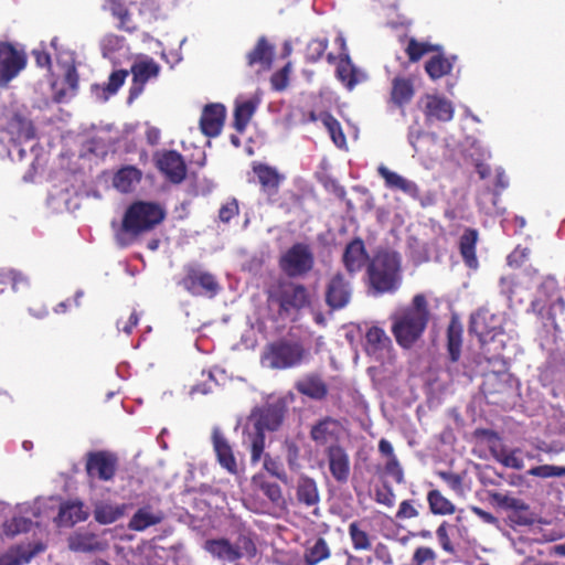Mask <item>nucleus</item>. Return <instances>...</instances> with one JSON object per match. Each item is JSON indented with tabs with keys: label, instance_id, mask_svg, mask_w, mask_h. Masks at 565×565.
I'll return each instance as SVG.
<instances>
[{
	"label": "nucleus",
	"instance_id": "nucleus-1",
	"mask_svg": "<svg viewBox=\"0 0 565 565\" xmlns=\"http://www.w3.org/2000/svg\"><path fill=\"white\" fill-rule=\"evenodd\" d=\"M88 516L84 504L81 501H68L57 504L54 499H36L32 503H20L15 507V512L11 520L2 525V534L6 537L13 539L18 534L29 532L33 525L32 518H53L57 526H73L85 521Z\"/></svg>",
	"mask_w": 565,
	"mask_h": 565
},
{
	"label": "nucleus",
	"instance_id": "nucleus-2",
	"mask_svg": "<svg viewBox=\"0 0 565 565\" xmlns=\"http://www.w3.org/2000/svg\"><path fill=\"white\" fill-rule=\"evenodd\" d=\"M392 332L403 348L412 347L424 333L429 321L428 301L423 294L413 297L407 306L397 308L391 316Z\"/></svg>",
	"mask_w": 565,
	"mask_h": 565
},
{
	"label": "nucleus",
	"instance_id": "nucleus-3",
	"mask_svg": "<svg viewBox=\"0 0 565 565\" xmlns=\"http://www.w3.org/2000/svg\"><path fill=\"white\" fill-rule=\"evenodd\" d=\"M370 287L374 295L393 294L402 285V257L394 250H380L367 266Z\"/></svg>",
	"mask_w": 565,
	"mask_h": 565
},
{
	"label": "nucleus",
	"instance_id": "nucleus-4",
	"mask_svg": "<svg viewBox=\"0 0 565 565\" xmlns=\"http://www.w3.org/2000/svg\"><path fill=\"white\" fill-rule=\"evenodd\" d=\"M164 217V212L159 204L137 202L126 211L122 223L116 230V242L125 247L130 245L142 232L151 230Z\"/></svg>",
	"mask_w": 565,
	"mask_h": 565
},
{
	"label": "nucleus",
	"instance_id": "nucleus-5",
	"mask_svg": "<svg viewBox=\"0 0 565 565\" xmlns=\"http://www.w3.org/2000/svg\"><path fill=\"white\" fill-rule=\"evenodd\" d=\"M282 420V408L267 405L252 412L244 428L243 444L250 447V460H260L265 447V430H275Z\"/></svg>",
	"mask_w": 565,
	"mask_h": 565
},
{
	"label": "nucleus",
	"instance_id": "nucleus-6",
	"mask_svg": "<svg viewBox=\"0 0 565 565\" xmlns=\"http://www.w3.org/2000/svg\"><path fill=\"white\" fill-rule=\"evenodd\" d=\"M57 38H53L51 46L56 52V65L52 82L53 99L56 103H65L75 96L78 87V75L75 67L74 55L70 51L57 50Z\"/></svg>",
	"mask_w": 565,
	"mask_h": 565
},
{
	"label": "nucleus",
	"instance_id": "nucleus-7",
	"mask_svg": "<svg viewBox=\"0 0 565 565\" xmlns=\"http://www.w3.org/2000/svg\"><path fill=\"white\" fill-rule=\"evenodd\" d=\"M307 356L308 352L300 343L276 341L265 347L260 363L267 369L284 370L299 365Z\"/></svg>",
	"mask_w": 565,
	"mask_h": 565
},
{
	"label": "nucleus",
	"instance_id": "nucleus-8",
	"mask_svg": "<svg viewBox=\"0 0 565 565\" xmlns=\"http://www.w3.org/2000/svg\"><path fill=\"white\" fill-rule=\"evenodd\" d=\"M204 550L223 564L234 563L244 557H253L256 553L255 544L245 535L238 536L234 542L223 537L207 540L204 543Z\"/></svg>",
	"mask_w": 565,
	"mask_h": 565
},
{
	"label": "nucleus",
	"instance_id": "nucleus-9",
	"mask_svg": "<svg viewBox=\"0 0 565 565\" xmlns=\"http://www.w3.org/2000/svg\"><path fill=\"white\" fill-rule=\"evenodd\" d=\"M315 264L310 247L306 244H295L280 258V267L289 277H299L309 273Z\"/></svg>",
	"mask_w": 565,
	"mask_h": 565
},
{
	"label": "nucleus",
	"instance_id": "nucleus-10",
	"mask_svg": "<svg viewBox=\"0 0 565 565\" xmlns=\"http://www.w3.org/2000/svg\"><path fill=\"white\" fill-rule=\"evenodd\" d=\"M252 486L255 491H259L268 499V502L258 501L256 498L248 499V507L257 513H268L271 507L282 508L285 499L281 489L277 483L265 480L263 475H256L252 479Z\"/></svg>",
	"mask_w": 565,
	"mask_h": 565
},
{
	"label": "nucleus",
	"instance_id": "nucleus-11",
	"mask_svg": "<svg viewBox=\"0 0 565 565\" xmlns=\"http://www.w3.org/2000/svg\"><path fill=\"white\" fill-rule=\"evenodd\" d=\"M0 130L6 131L13 142L30 140L34 137V128L30 119L13 108L6 109L0 116Z\"/></svg>",
	"mask_w": 565,
	"mask_h": 565
},
{
	"label": "nucleus",
	"instance_id": "nucleus-12",
	"mask_svg": "<svg viewBox=\"0 0 565 565\" xmlns=\"http://www.w3.org/2000/svg\"><path fill=\"white\" fill-rule=\"evenodd\" d=\"M160 70V65L149 56H145L134 63L131 66L132 83L127 98L128 104H131L142 94L149 81L156 79L159 76Z\"/></svg>",
	"mask_w": 565,
	"mask_h": 565
},
{
	"label": "nucleus",
	"instance_id": "nucleus-13",
	"mask_svg": "<svg viewBox=\"0 0 565 565\" xmlns=\"http://www.w3.org/2000/svg\"><path fill=\"white\" fill-rule=\"evenodd\" d=\"M26 57L12 44L0 42V87L7 86L25 67Z\"/></svg>",
	"mask_w": 565,
	"mask_h": 565
},
{
	"label": "nucleus",
	"instance_id": "nucleus-14",
	"mask_svg": "<svg viewBox=\"0 0 565 565\" xmlns=\"http://www.w3.org/2000/svg\"><path fill=\"white\" fill-rule=\"evenodd\" d=\"M334 43L340 49V58L337 65V77L348 88L353 89L354 86L365 81L366 75L356 68L350 60L344 36L339 33Z\"/></svg>",
	"mask_w": 565,
	"mask_h": 565
},
{
	"label": "nucleus",
	"instance_id": "nucleus-15",
	"mask_svg": "<svg viewBox=\"0 0 565 565\" xmlns=\"http://www.w3.org/2000/svg\"><path fill=\"white\" fill-rule=\"evenodd\" d=\"M117 457L108 451L90 452L86 461L89 478L110 481L117 471Z\"/></svg>",
	"mask_w": 565,
	"mask_h": 565
},
{
	"label": "nucleus",
	"instance_id": "nucleus-16",
	"mask_svg": "<svg viewBox=\"0 0 565 565\" xmlns=\"http://www.w3.org/2000/svg\"><path fill=\"white\" fill-rule=\"evenodd\" d=\"M182 286L192 295L213 297L218 291L214 276L200 268H190L182 280Z\"/></svg>",
	"mask_w": 565,
	"mask_h": 565
},
{
	"label": "nucleus",
	"instance_id": "nucleus-17",
	"mask_svg": "<svg viewBox=\"0 0 565 565\" xmlns=\"http://www.w3.org/2000/svg\"><path fill=\"white\" fill-rule=\"evenodd\" d=\"M419 107L429 122L449 121L454 117L452 103L440 95L427 94L423 96L419 99Z\"/></svg>",
	"mask_w": 565,
	"mask_h": 565
},
{
	"label": "nucleus",
	"instance_id": "nucleus-18",
	"mask_svg": "<svg viewBox=\"0 0 565 565\" xmlns=\"http://www.w3.org/2000/svg\"><path fill=\"white\" fill-rule=\"evenodd\" d=\"M212 445L217 462L231 475H237L238 465L232 446L218 427H213Z\"/></svg>",
	"mask_w": 565,
	"mask_h": 565
},
{
	"label": "nucleus",
	"instance_id": "nucleus-19",
	"mask_svg": "<svg viewBox=\"0 0 565 565\" xmlns=\"http://www.w3.org/2000/svg\"><path fill=\"white\" fill-rule=\"evenodd\" d=\"M509 186V179L502 168L495 169V190H487L478 198V205L486 214H502L504 209L498 206L500 194Z\"/></svg>",
	"mask_w": 565,
	"mask_h": 565
},
{
	"label": "nucleus",
	"instance_id": "nucleus-20",
	"mask_svg": "<svg viewBox=\"0 0 565 565\" xmlns=\"http://www.w3.org/2000/svg\"><path fill=\"white\" fill-rule=\"evenodd\" d=\"M159 170L174 183H180L186 173V167L182 156L174 151H164L157 159Z\"/></svg>",
	"mask_w": 565,
	"mask_h": 565
},
{
	"label": "nucleus",
	"instance_id": "nucleus-21",
	"mask_svg": "<svg viewBox=\"0 0 565 565\" xmlns=\"http://www.w3.org/2000/svg\"><path fill=\"white\" fill-rule=\"evenodd\" d=\"M68 547L81 553L99 552L107 547V542L88 530H78L68 537Z\"/></svg>",
	"mask_w": 565,
	"mask_h": 565
},
{
	"label": "nucleus",
	"instance_id": "nucleus-22",
	"mask_svg": "<svg viewBox=\"0 0 565 565\" xmlns=\"http://www.w3.org/2000/svg\"><path fill=\"white\" fill-rule=\"evenodd\" d=\"M351 294L352 288L350 282L345 280L341 274H337L332 277L327 287V303L332 309H342L349 303Z\"/></svg>",
	"mask_w": 565,
	"mask_h": 565
},
{
	"label": "nucleus",
	"instance_id": "nucleus-23",
	"mask_svg": "<svg viewBox=\"0 0 565 565\" xmlns=\"http://www.w3.org/2000/svg\"><path fill=\"white\" fill-rule=\"evenodd\" d=\"M279 303L286 311L301 309L310 305V295L302 285L286 284L280 288Z\"/></svg>",
	"mask_w": 565,
	"mask_h": 565
},
{
	"label": "nucleus",
	"instance_id": "nucleus-24",
	"mask_svg": "<svg viewBox=\"0 0 565 565\" xmlns=\"http://www.w3.org/2000/svg\"><path fill=\"white\" fill-rule=\"evenodd\" d=\"M263 93L257 89L250 98L242 97L236 99L234 109V127L237 131L243 132L247 127L250 118L255 114L262 102Z\"/></svg>",
	"mask_w": 565,
	"mask_h": 565
},
{
	"label": "nucleus",
	"instance_id": "nucleus-25",
	"mask_svg": "<svg viewBox=\"0 0 565 565\" xmlns=\"http://www.w3.org/2000/svg\"><path fill=\"white\" fill-rule=\"evenodd\" d=\"M224 119L225 107L223 105L212 104L205 106L200 119L202 132L207 137L217 136L222 130Z\"/></svg>",
	"mask_w": 565,
	"mask_h": 565
},
{
	"label": "nucleus",
	"instance_id": "nucleus-26",
	"mask_svg": "<svg viewBox=\"0 0 565 565\" xmlns=\"http://www.w3.org/2000/svg\"><path fill=\"white\" fill-rule=\"evenodd\" d=\"M327 457L332 477L338 482H347L350 476V458L347 451L340 446H330Z\"/></svg>",
	"mask_w": 565,
	"mask_h": 565
},
{
	"label": "nucleus",
	"instance_id": "nucleus-27",
	"mask_svg": "<svg viewBox=\"0 0 565 565\" xmlns=\"http://www.w3.org/2000/svg\"><path fill=\"white\" fill-rule=\"evenodd\" d=\"M540 294L545 296V299L537 298L533 301V308L542 311L546 303L550 305L554 311H562L565 307V301L557 295V281L552 276H546L540 285Z\"/></svg>",
	"mask_w": 565,
	"mask_h": 565
},
{
	"label": "nucleus",
	"instance_id": "nucleus-28",
	"mask_svg": "<svg viewBox=\"0 0 565 565\" xmlns=\"http://www.w3.org/2000/svg\"><path fill=\"white\" fill-rule=\"evenodd\" d=\"M164 519V513L159 508L150 504L139 508L131 516L128 527L132 531L142 532L150 526L157 525Z\"/></svg>",
	"mask_w": 565,
	"mask_h": 565
},
{
	"label": "nucleus",
	"instance_id": "nucleus-29",
	"mask_svg": "<svg viewBox=\"0 0 565 565\" xmlns=\"http://www.w3.org/2000/svg\"><path fill=\"white\" fill-rule=\"evenodd\" d=\"M367 258L364 243L359 238L350 242L342 255L343 265L350 274L360 271L365 266Z\"/></svg>",
	"mask_w": 565,
	"mask_h": 565
},
{
	"label": "nucleus",
	"instance_id": "nucleus-30",
	"mask_svg": "<svg viewBox=\"0 0 565 565\" xmlns=\"http://www.w3.org/2000/svg\"><path fill=\"white\" fill-rule=\"evenodd\" d=\"M41 540L29 543L28 546H18L0 557V565H23L29 563L36 554L44 551Z\"/></svg>",
	"mask_w": 565,
	"mask_h": 565
},
{
	"label": "nucleus",
	"instance_id": "nucleus-31",
	"mask_svg": "<svg viewBox=\"0 0 565 565\" xmlns=\"http://www.w3.org/2000/svg\"><path fill=\"white\" fill-rule=\"evenodd\" d=\"M274 58V46L265 38H260L255 47L247 54V64L257 67V72L270 68Z\"/></svg>",
	"mask_w": 565,
	"mask_h": 565
},
{
	"label": "nucleus",
	"instance_id": "nucleus-32",
	"mask_svg": "<svg viewBox=\"0 0 565 565\" xmlns=\"http://www.w3.org/2000/svg\"><path fill=\"white\" fill-rule=\"evenodd\" d=\"M377 171L379 174L384 179L385 185L387 188L392 190H399L412 198H418L419 190L414 181L408 180L402 177L401 174L391 171L384 166H380Z\"/></svg>",
	"mask_w": 565,
	"mask_h": 565
},
{
	"label": "nucleus",
	"instance_id": "nucleus-33",
	"mask_svg": "<svg viewBox=\"0 0 565 565\" xmlns=\"http://www.w3.org/2000/svg\"><path fill=\"white\" fill-rule=\"evenodd\" d=\"M94 518L100 524H110L120 519L127 511L128 504H117L106 500H95Z\"/></svg>",
	"mask_w": 565,
	"mask_h": 565
},
{
	"label": "nucleus",
	"instance_id": "nucleus-34",
	"mask_svg": "<svg viewBox=\"0 0 565 565\" xmlns=\"http://www.w3.org/2000/svg\"><path fill=\"white\" fill-rule=\"evenodd\" d=\"M253 171L257 177L258 182L262 185L264 192H266L269 195L275 194L277 192L279 183L284 178L278 173L276 168H273L265 163L255 162L253 164Z\"/></svg>",
	"mask_w": 565,
	"mask_h": 565
},
{
	"label": "nucleus",
	"instance_id": "nucleus-35",
	"mask_svg": "<svg viewBox=\"0 0 565 565\" xmlns=\"http://www.w3.org/2000/svg\"><path fill=\"white\" fill-rule=\"evenodd\" d=\"M341 431V425L332 418H324L316 424L311 429V438L319 445H326L334 441Z\"/></svg>",
	"mask_w": 565,
	"mask_h": 565
},
{
	"label": "nucleus",
	"instance_id": "nucleus-36",
	"mask_svg": "<svg viewBox=\"0 0 565 565\" xmlns=\"http://www.w3.org/2000/svg\"><path fill=\"white\" fill-rule=\"evenodd\" d=\"M365 339L366 352L376 359L382 358L384 352H387L391 345V339L387 337L385 331L379 327L370 328L366 332Z\"/></svg>",
	"mask_w": 565,
	"mask_h": 565
},
{
	"label": "nucleus",
	"instance_id": "nucleus-37",
	"mask_svg": "<svg viewBox=\"0 0 565 565\" xmlns=\"http://www.w3.org/2000/svg\"><path fill=\"white\" fill-rule=\"evenodd\" d=\"M495 319V316L490 315L488 311H479L472 316L470 329L481 339H486L487 337L495 339L502 333V328L488 322V320L493 321Z\"/></svg>",
	"mask_w": 565,
	"mask_h": 565
},
{
	"label": "nucleus",
	"instance_id": "nucleus-38",
	"mask_svg": "<svg viewBox=\"0 0 565 565\" xmlns=\"http://www.w3.org/2000/svg\"><path fill=\"white\" fill-rule=\"evenodd\" d=\"M128 72L124 70L115 71L110 74L107 85H94L92 87L93 95L100 102H106L110 96L115 95L124 85Z\"/></svg>",
	"mask_w": 565,
	"mask_h": 565
},
{
	"label": "nucleus",
	"instance_id": "nucleus-39",
	"mask_svg": "<svg viewBox=\"0 0 565 565\" xmlns=\"http://www.w3.org/2000/svg\"><path fill=\"white\" fill-rule=\"evenodd\" d=\"M478 241V232L472 228H467L460 237L459 248L461 256L470 268L478 267V259L476 256V244Z\"/></svg>",
	"mask_w": 565,
	"mask_h": 565
},
{
	"label": "nucleus",
	"instance_id": "nucleus-40",
	"mask_svg": "<svg viewBox=\"0 0 565 565\" xmlns=\"http://www.w3.org/2000/svg\"><path fill=\"white\" fill-rule=\"evenodd\" d=\"M107 9L118 20V28L128 32L137 29L138 22L132 18L131 11L125 7L121 0H109Z\"/></svg>",
	"mask_w": 565,
	"mask_h": 565
},
{
	"label": "nucleus",
	"instance_id": "nucleus-41",
	"mask_svg": "<svg viewBox=\"0 0 565 565\" xmlns=\"http://www.w3.org/2000/svg\"><path fill=\"white\" fill-rule=\"evenodd\" d=\"M140 170L131 166L124 167L115 174L114 186L122 193H128L140 182Z\"/></svg>",
	"mask_w": 565,
	"mask_h": 565
},
{
	"label": "nucleus",
	"instance_id": "nucleus-42",
	"mask_svg": "<svg viewBox=\"0 0 565 565\" xmlns=\"http://www.w3.org/2000/svg\"><path fill=\"white\" fill-rule=\"evenodd\" d=\"M297 499L307 507L318 504L320 497L317 483L313 479L301 476L297 482Z\"/></svg>",
	"mask_w": 565,
	"mask_h": 565
},
{
	"label": "nucleus",
	"instance_id": "nucleus-43",
	"mask_svg": "<svg viewBox=\"0 0 565 565\" xmlns=\"http://www.w3.org/2000/svg\"><path fill=\"white\" fill-rule=\"evenodd\" d=\"M414 95L413 83L409 78L396 76L392 82L391 98L397 106H403L411 102Z\"/></svg>",
	"mask_w": 565,
	"mask_h": 565
},
{
	"label": "nucleus",
	"instance_id": "nucleus-44",
	"mask_svg": "<svg viewBox=\"0 0 565 565\" xmlns=\"http://www.w3.org/2000/svg\"><path fill=\"white\" fill-rule=\"evenodd\" d=\"M494 459L507 468L520 470L524 467V460L520 449H509L507 447L492 449Z\"/></svg>",
	"mask_w": 565,
	"mask_h": 565
},
{
	"label": "nucleus",
	"instance_id": "nucleus-45",
	"mask_svg": "<svg viewBox=\"0 0 565 565\" xmlns=\"http://www.w3.org/2000/svg\"><path fill=\"white\" fill-rule=\"evenodd\" d=\"M330 548L324 539H317L312 545L308 546L305 551V564L317 565L318 563L330 557Z\"/></svg>",
	"mask_w": 565,
	"mask_h": 565
},
{
	"label": "nucleus",
	"instance_id": "nucleus-46",
	"mask_svg": "<svg viewBox=\"0 0 565 565\" xmlns=\"http://www.w3.org/2000/svg\"><path fill=\"white\" fill-rule=\"evenodd\" d=\"M11 285L14 292H19L29 287V280L21 273L13 269H0V294L6 289L7 285Z\"/></svg>",
	"mask_w": 565,
	"mask_h": 565
},
{
	"label": "nucleus",
	"instance_id": "nucleus-47",
	"mask_svg": "<svg viewBox=\"0 0 565 565\" xmlns=\"http://www.w3.org/2000/svg\"><path fill=\"white\" fill-rule=\"evenodd\" d=\"M297 388L300 393L312 398H322L327 394V387L318 376H307L298 382Z\"/></svg>",
	"mask_w": 565,
	"mask_h": 565
},
{
	"label": "nucleus",
	"instance_id": "nucleus-48",
	"mask_svg": "<svg viewBox=\"0 0 565 565\" xmlns=\"http://www.w3.org/2000/svg\"><path fill=\"white\" fill-rule=\"evenodd\" d=\"M320 121L328 130L333 143L338 148H344L347 146V139L340 122L329 113L320 114Z\"/></svg>",
	"mask_w": 565,
	"mask_h": 565
},
{
	"label": "nucleus",
	"instance_id": "nucleus-49",
	"mask_svg": "<svg viewBox=\"0 0 565 565\" xmlns=\"http://www.w3.org/2000/svg\"><path fill=\"white\" fill-rule=\"evenodd\" d=\"M427 501L429 509L434 514L447 515L455 512V505L438 490L429 491L427 494Z\"/></svg>",
	"mask_w": 565,
	"mask_h": 565
},
{
	"label": "nucleus",
	"instance_id": "nucleus-50",
	"mask_svg": "<svg viewBox=\"0 0 565 565\" xmlns=\"http://www.w3.org/2000/svg\"><path fill=\"white\" fill-rule=\"evenodd\" d=\"M452 68V62L441 55H435L427 61L425 70L427 74L437 79L448 74Z\"/></svg>",
	"mask_w": 565,
	"mask_h": 565
},
{
	"label": "nucleus",
	"instance_id": "nucleus-51",
	"mask_svg": "<svg viewBox=\"0 0 565 565\" xmlns=\"http://www.w3.org/2000/svg\"><path fill=\"white\" fill-rule=\"evenodd\" d=\"M462 329L456 322H451L448 327V351L452 362H457L460 356Z\"/></svg>",
	"mask_w": 565,
	"mask_h": 565
},
{
	"label": "nucleus",
	"instance_id": "nucleus-52",
	"mask_svg": "<svg viewBox=\"0 0 565 565\" xmlns=\"http://www.w3.org/2000/svg\"><path fill=\"white\" fill-rule=\"evenodd\" d=\"M100 49L105 57L113 60L115 53L125 50V39L116 34H107L100 41Z\"/></svg>",
	"mask_w": 565,
	"mask_h": 565
},
{
	"label": "nucleus",
	"instance_id": "nucleus-53",
	"mask_svg": "<svg viewBox=\"0 0 565 565\" xmlns=\"http://www.w3.org/2000/svg\"><path fill=\"white\" fill-rule=\"evenodd\" d=\"M349 535L352 545L356 551H366L371 548V541L369 534L361 530L359 525L353 522L349 525Z\"/></svg>",
	"mask_w": 565,
	"mask_h": 565
},
{
	"label": "nucleus",
	"instance_id": "nucleus-54",
	"mask_svg": "<svg viewBox=\"0 0 565 565\" xmlns=\"http://www.w3.org/2000/svg\"><path fill=\"white\" fill-rule=\"evenodd\" d=\"M328 47V39L326 36H320L312 39L306 49V58L309 62H317L322 57L324 51Z\"/></svg>",
	"mask_w": 565,
	"mask_h": 565
},
{
	"label": "nucleus",
	"instance_id": "nucleus-55",
	"mask_svg": "<svg viewBox=\"0 0 565 565\" xmlns=\"http://www.w3.org/2000/svg\"><path fill=\"white\" fill-rule=\"evenodd\" d=\"M529 476L539 477V478H562L565 477V467L563 466H554V465H542L531 468L527 471Z\"/></svg>",
	"mask_w": 565,
	"mask_h": 565
},
{
	"label": "nucleus",
	"instance_id": "nucleus-56",
	"mask_svg": "<svg viewBox=\"0 0 565 565\" xmlns=\"http://www.w3.org/2000/svg\"><path fill=\"white\" fill-rule=\"evenodd\" d=\"M141 22L151 23L158 18V6L154 0H145L138 8Z\"/></svg>",
	"mask_w": 565,
	"mask_h": 565
},
{
	"label": "nucleus",
	"instance_id": "nucleus-57",
	"mask_svg": "<svg viewBox=\"0 0 565 565\" xmlns=\"http://www.w3.org/2000/svg\"><path fill=\"white\" fill-rule=\"evenodd\" d=\"M264 469L270 473L271 476L276 477L284 483H288V477L287 473L282 467V463L276 459L270 458L269 456H265L264 459Z\"/></svg>",
	"mask_w": 565,
	"mask_h": 565
},
{
	"label": "nucleus",
	"instance_id": "nucleus-58",
	"mask_svg": "<svg viewBox=\"0 0 565 565\" xmlns=\"http://www.w3.org/2000/svg\"><path fill=\"white\" fill-rule=\"evenodd\" d=\"M433 50H435L433 45H429L424 42H418L416 40H411L406 47V52L412 62L418 61L424 54Z\"/></svg>",
	"mask_w": 565,
	"mask_h": 565
},
{
	"label": "nucleus",
	"instance_id": "nucleus-59",
	"mask_svg": "<svg viewBox=\"0 0 565 565\" xmlns=\"http://www.w3.org/2000/svg\"><path fill=\"white\" fill-rule=\"evenodd\" d=\"M437 555L430 547L420 546L415 550L413 554V562L415 565H424L425 563H434Z\"/></svg>",
	"mask_w": 565,
	"mask_h": 565
},
{
	"label": "nucleus",
	"instance_id": "nucleus-60",
	"mask_svg": "<svg viewBox=\"0 0 565 565\" xmlns=\"http://www.w3.org/2000/svg\"><path fill=\"white\" fill-rule=\"evenodd\" d=\"M520 286L515 282L513 276H504L500 279V291L509 299L519 295Z\"/></svg>",
	"mask_w": 565,
	"mask_h": 565
},
{
	"label": "nucleus",
	"instance_id": "nucleus-61",
	"mask_svg": "<svg viewBox=\"0 0 565 565\" xmlns=\"http://www.w3.org/2000/svg\"><path fill=\"white\" fill-rule=\"evenodd\" d=\"M436 535L438 539V542L444 551L448 553H454L455 548L450 542V537L448 534V524L446 522H443L436 530Z\"/></svg>",
	"mask_w": 565,
	"mask_h": 565
},
{
	"label": "nucleus",
	"instance_id": "nucleus-62",
	"mask_svg": "<svg viewBox=\"0 0 565 565\" xmlns=\"http://www.w3.org/2000/svg\"><path fill=\"white\" fill-rule=\"evenodd\" d=\"M385 472L394 478L397 483L404 481V472L396 457L387 460L385 463Z\"/></svg>",
	"mask_w": 565,
	"mask_h": 565
},
{
	"label": "nucleus",
	"instance_id": "nucleus-63",
	"mask_svg": "<svg viewBox=\"0 0 565 565\" xmlns=\"http://www.w3.org/2000/svg\"><path fill=\"white\" fill-rule=\"evenodd\" d=\"M288 72H289V65H286L280 71L273 74L270 78L271 86L275 90H282L288 85Z\"/></svg>",
	"mask_w": 565,
	"mask_h": 565
},
{
	"label": "nucleus",
	"instance_id": "nucleus-64",
	"mask_svg": "<svg viewBox=\"0 0 565 565\" xmlns=\"http://www.w3.org/2000/svg\"><path fill=\"white\" fill-rule=\"evenodd\" d=\"M215 382H216V380H215V372L214 371H210L209 374H207V381L194 385L191 388L190 394L191 395H195V394L206 395V394H209V393H211L213 391V386H214Z\"/></svg>",
	"mask_w": 565,
	"mask_h": 565
}]
</instances>
